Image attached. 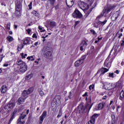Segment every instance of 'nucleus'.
Listing matches in <instances>:
<instances>
[{"mask_svg": "<svg viewBox=\"0 0 124 124\" xmlns=\"http://www.w3.org/2000/svg\"><path fill=\"white\" fill-rule=\"evenodd\" d=\"M14 39H13V37H12L11 36H8L7 37V40H8V41H9V42H12V41H13V40Z\"/></svg>", "mask_w": 124, "mask_h": 124, "instance_id": "obj_30", "label": "nucleus"}, {"mask_svg": "<svg viewBox=\"0 0 124 124\" xmlns=\"http://www.w3.org/2000/svg\"><path fill=\"white\" fill-rule=\"evenodd\" d=\"M16 63L17 65H18V66H22L24 64H25L26 63L24 62V61L21 60L20 59H17Z\"/></svg>", "mask_w": 124, "mask_h": 124, "instance_id": "obj_23", "label": "nucleus"}, {"mask_svg": "<svg viewBox=\"0 0 124 124\" xmlns=\"http://www.w3.org/2000/svg\"><path fill=\"white\" fill-rule=\"evenodd\" d=\"M111 104H113V101H110V102L109 103V105H111Z\"/></svg>", "mask_w": 124, "mask_h": 124, "instance_id": "obj_64", "label": "nucleus"}, {"mask_svg": "<svg viewBox=\"0 0 124 124\" xmlns=\"http://www.w3.org/2000/svg\"><path fill=\"white\" fill-rule=\"evenodd\" d=\"M109 56L110 55H109L108 58H107V59L106 60L104 63V66L105 67H107V68L108 69L106 68H103V67L101 68L100 70L98 71L97 73L98 74V73H100L101 72L100 75H103L104 74L106 73V72H108V71H109L108 68H110V67H111V64L112 63V59H110L109 60Z\"/></svg>", "mask_w": 124, "mask_h": 124, "instance_id": "obj_1", "label": "nucleus"}, {"mask_svg": "<svg viewBox=\"0 0 124 124\" xmlns=\"http://www.w3.org/2000/svg\"><path fill=\"white\" fill-rule=\"evenodd\" d=\"M66 3L68 7H72L74 4V0H66Z\"/></svg>", "mask_w": 124, "mask_h": 124, "instance_id": "obj_17", "label": "nucleus"}, {"mask_svg": "<svg viewBox=\"0 0 124 124\" xmlns=\"http://www.w3.org/2000/svg\"><path fill=\"white\" fill-rule=\"evenodd\" d=\"M34 45H35V46H37V45H38V42H36L34 43Z\"/></svg>", "mask_w": 124, "mask_h": 124, "instance_id": "obj_59", "label": "nucleus"}, {"mask_svg": "<svg viewBox=\"0 0 124 124\" xmlns=\"http://www.w3.org/2000/svg\"><path fill=\"white\" fill-rule=\"evenodd\" d=\"M27 69L28 68L27 67V65L26 64V63L24 64L22 66H20L19 68L20 72H26Z\"/></svg>", "mask_w": 124, "mask_h": 124, "instance_id": "obj_19", "label": "nucleus"}, {"mask_svg": "<svg viewBox=\"0 0 124 124\" xmlns=\"http://www.w3.org/2000/svg\"><path fill=\"white\" fill-rule=\"evenodd\" d=\"M25 99H26V97H24L23 96L19 98V99H18V103H17L18 105H21V104H23L25 102Z\"/></svg>", "mask_w": 124, "mask_h": 124, "instance_id": "obj_21", "label": "nucleus"}, {"mask_svg": "<svg viewBox=\"0 0 124 124\" xmlns=\"http://www.w3.org/2000/svg\"><path fill=\"white\" fill-rule=\"evenodd\" d=\"M103 107H104V103H100L98 105L95 106V109L96 110H102L103 109Z\"/></svg>", "mask_w": 124, "mask_h": 124, "instance_id": "obj_15", "label": "nucleus"}, {"mask_svg": "<svg viewBox=\"0 0 124 124\" xmlns=\"http://www.w3.org/2000/svg\"><path fill=\"white\" fill-rule=\"evenodd\" d=\"M59 4L56 5L55 6V8L56 10H57V9H59Z\"/></svg>", "mask_w": 124, "mask_h": 124, "instance_id": "obj_54", "label": "nucleus"}, {"mask_svg": "<svg viewBox=\"0 0 124 124\" xmlns=\"http://www.w3.org/2000/svg\"><path fill=\"white\" fill-rule=\"evenodd\" d=\"M22 59H26L27 56H28L27 54H24V53H22L20 54Z\"/></svg>", "mask_w": 124, "mask_h": 124, "instance_id": "obj_33", "label": "nucleus"}, {"mask_svg": "<svg viewBox=\"0 0 124 124\" xmlns=\"http://www.w3.org/2000/svg\"><path fill=\"white\" fill-rule=\"evenodd\" d=\"M32 2H31L30 4L28 5V7H29V9H30V10L32 9Z\"/></svg>", "mask_w": 124, "mask_h": 124, "instance_id": "obj_41", "label": "nucleus"}, {"mask_svg": "<svg viewBox=\"0 0 124 124\" xmlns=\"http://www.w3.org/2000/svg\"><path fill=\"white\" fill-rule=\"evenodd\" d=\"M8 65H9V64H7V63H4L3 65V66H4V67H7L8 66Z\"/></svg>", "mask_w": 124, "mask_h": 124, "instance_id": "obj_53", "label": "nucleus"}, {"mask_svg": "<svg viewBox=\"0 0 124 124\" xmlns=\"http://www.w3.org/2000/svg\"><path fill=\"white\" fill-rule=\"evenodd\" d=\"M88 42H89V41H88L87 39L82 41L80 47V51H84L86 48H87V46H88Z\"/></svg>", "mask_w": 124, "mask_h": 124, "instance_id": "obj_8", "label": "nucleus"}, {"mask_svg": "<svg viewBox=\"0 0 124 124\" xmlns=\"http://www.w3.org/2000/svg\"><path fill=\"white\" fill-rule=\"evenodd\" d=\"M111 122H116V116H115V114H112L111 115Z\"/></svg>", "mask_w": 124, "mask_h": 124, "instance_id": "obj_32", "label": "nucleus"}, {"mask_svg": "<svg viewBox=\"0 0 124 124\" xmlns=\"http://www.w3.org/2000/svg\"><path fill=\"white\" fill-rule=\"evenodd\" d=\"M33 92V88H30L28 90H25L22 93V95L25 97V96H27L28 94H30V93H31Z\"/></svg>", "mask_w": 124, "mask_h": 124, "instance_id": "obj_13", "label": "nucleus"}, {"mask_svg": "<svg viewBox=\"0 0 124 124\" xmlns=\"http://www.w3.org/2000/svg\"><path fill=\"white\" fill-rule=\"evenodd\" d=\"M3 58H4V56H3V57L0 56V62H1L2 61V59H3Z\"/></svg>", "mask_w": 124, "mask_h": 124, "instance_id": "obj_57", "label": "nucleus"}, {"mask_svg": "<svg viewBox=\"0 0 124 124\" xmlns=\"http://www.w3.org/2000/svg\"><path fill=\"white\" fill-rule=\"evenodd\" d=\"M16 114H17V108H15L14 109L13 112L11 114V117L10 119L9 124H10V123H11V122L13 121V119L15 118V115H16Z\"/></svg>", "mask_w": 124, "mask_h": 124, "instance_id": "obj_16", "label": "nucleus"}, {"mask_svg": "<svg viewBox=\"0 0 124 124\" xmlns=\"http://www.w3.org/2000/svg\"><path fill=\"white\" fill-rule=\"evenodd\" d=\"M1 93H5L7 92V86L6 85H3L1 87L0 90Z\"/></svg>", "mask_w": 124, "mask_h": 124, "instance_id": "obj_20", "label": "nucleus"}, {"mask_svg": "<svg viewBox=\"0 0 124 124\" xmlns=\"http://www.w3.org/2000/svg\"><path fill=\"white\" fill-rule=\"evenodd\" d=\"M16 13H20L21 10H22V3L20 0H17L16 2Z\"/></svg>", "mask_w": 124, "mask_h": 124, "instance_id": "obj_6", "label": "nucleus"}, {"mask_svg": "<svg viewBox=\"0 0 124 124\" xmlns=\"http://www.w3.org/2000/svg\"><path fill=\"white\" fill-rule=\"evenodd\" d=\"M57 26V23L55 21H51L50 23V28H55Z\"/></svg>", "mask_w": 124, "mask_h": 124, "instance_id": "obj_27", "label": "nucleus"}, {"mask_svg": "<svg viewBox=\"0 0 124 124\" xmlns=\"http://www.w3.org/2000/svg\"><path fill=\"white\" fill-rule=\"evenodd\" d=\"M43 54L46 59H51L52 53L50 48L48 46H45L43 49Z\"/></svg>", "mask_w": 124, "mask_h": 124, "instance_id": "obj_3", "label": "nucleus"}, {"mask_svg": "<svg viewBox=\"0 0 124 124\" xmlns=\"http://www.w3.org/2000/svg\"><path fill=\"white\" fill-rule=\"evenodd\" d=\"M93 89H94V84H92L90 85L89 86V90H93Z\"/></svg>", "mask_w": 124, "mask_h": 124, "instance_id": "obj_42", "label": "nucleus"}, {"mask_svg": "<svg viewBox=\"0 0 124 124\" xmlns=\"http://www.w3.org/2000/svg\"><path fill=\"white\" fill-rule=\"evenodd\" d=\"M78 111L80 114H82L85 112V108H84V106L82 104H80L78 106Z\"/></svg>", "mask_w": 124, "mask_h": 124, "instance_id": "obj_22", "label": "nucleus"}, {"mask_svg": "<svg viewBox=\"0 0 124 124\" xmlns=\"http://www.w3.org/2000/svg\"><path fill=\"white\" fill-rule=\"evenodd\" d=\"M90 31L93 35H95V34H96L95 31H94L93 30H91Z\"/></svg>", "mask_w": 124, "mask_h": 124, "instance_id": "obj_45", "label": "nucleus"}, {"mask_svg": "<svg viewBox=\"0 0 124 124\" xmlns=\"http://www.w3.org/2000/svg\"><path fill=\"white\" fill-rule=\"evenodd\" d=\"M107 22V20L105 19L104 21H100L99 20H98L97 21V24L98 25H101L102 26H104V25H105L106 24V23Z\"/></svg>", "mask_w": 124, "mask_h": 124, "instance_id": "obj_26", "label": "nucleus"}, {"mask_svg": "<svg viewBox=\"0 0 124 124\" xmlns=\"http://www.w3.org/2000/svg\"><path fill=\"white\" fill-rule=\"evenodd\" d=\"M46 116H47V111L44 110L42 113L41 116H40L39 117V124H42V123H43V121H44V119L46 118Z\"/></svg>", "mask_w": 124, "mask_h": 124, "instance_id": "obj_10", "label": "nucleus"}, {"mask_svg": "<svg viewBox=\"0 0 124 124\" xmlns=\"http://www.w3.org/2000/svg\"><path fill=\"white\" fill-rule=\"evenodd\" d=\"M117 19V17L115 16H114V15H113L111 17V20L113 21H116Z\"/></svg>", "mask_w": 124, "mask_h": 124, "instance_id": "obj_36", "label": "nucleus"}, {"mask_svg": "<svg viewBox=\"0 0 124 124\" xmlns=\"http://www.w3.org/2000/svg\"><path fill=\"white\" fill-rule=\"evenodd\" d=\"M113 15L118 19V17L120 16V15H121V12L120 11H117L114 14H113Z\"/></svg>", "mask_w": 124, "mask_h": 124, "instance_id": "obj_28", "label": "nucleus"}, {"mask_svg": "<svg viewBox=\"0 0 124 124\" xmlns=\"http://www.w3.org/2000/svg\"><path fill=\"white\" fill-rule=\"evenodd\" d=\"M30 112V109H25L24 111L20 115L16 124H25V120L24 119L26 118L27 115Z\"/></svg>", "mask_w": 124, "mask_h": 124, "instance_id": "obj_2", "label": "nucleus"}, {"mask_svg": "<svg viewBox=\"0 0 124 124\" xmlns=\"http://www.w3.org/2000/svg\"><path fill=\"white\" fill-rule=\"evenodd\" d=\"M71 96H72V93H71V92H70L68 96L69 98H71Z\"/></svg>", "mask_w": 124, "mask_h": 124, "instance_id": "obj_50", "label": "nucleus"}, {"mask_svg": "<svg viewBox=\"0 0 124 124\" xmlns=\"http://www.w3.org/2000/svg\"><path fill=\"white\" fill-rule=\"evenodd\" d=\"M120 108H121V107H120V106H118L116 108L117 112L119 111V109H120Z\"/></svg>", "mask_w": 124, "mask_h": 124, "instance_id": "obj_56", "label": "nucleus"}, {"mask_svg": "<svg viewBox=\"0 0 124 124\" xmlns=\"http://www.w3.org/2000/svg\"><path fill=\"white\" fill-rule=\"evenodd\" d=\"M118 35H119L118 38H121V37L123 36V33H119Z\"/></svg>", "mask_w": 124, "mask_h": 124, "instance_id": "obj_52", "label": "nucleus"}, {"mask_svg": "<svg viewBox=\"0 0 124 124\" xmlns=\"http://www.w3.org/2000/svg\"><path fill=\"white\" fill-rule=\"evenodd\" d=\"M38 29L41 32H44V31H45V30L42 29V27H41V26H38Z\"/></svg>", "mask_w": 124, "mask_h": 124, "instance_id": "obj_40", "label": "nucleus"}, {"mask_svg": "<svg viewBox=\"0 0 124 124\" xmlns=\"http://www.w3.org/2000/svg\"><path fill=\"white\" fill-rule=\"evenodd\" d=\"M120 72V71L118 70H116L115 71V73H116V74H119Z\"/></svg>", "mask_w": 124, "mask_h": 124, "instance_id": "obj_55", "label": "nucleus"}, {"mask_svg": "<svg viewBox=\"0 0 124 124\" xmlns=\"http://www.w3.org/2000/svg\"><path fill=\"white\" fill-rule=\"evenodd\" d=\"M102 39V38L98 37L97 40L99 41L100 40H101Z\"/></svg>", "mask_w": 124, "mask_h": 124, "instance_id": "obj_63", "label": "nucleus"}, {"mask_svg": "<svg viewBox=\"0 0 124 124\" xmlns=\"http://www.w3.org/2000/svg\"><path fill=\"white\" fill-rule=\"evenodd\" d=\"M32 14H33V15H34L35 16H39V15L37 12H36V11H33V12H32Z\"/></svg>", "mask_w": 124, "mask_h": 124, "instance_id": "obj_39", "label": "nucleus"}, {"mask_svg": "<svg viewBox=\"0 0 124 124\" xmlns=\"http://www.w3.org/2000/svg\"><path fill=\"white\" fill-rule=\"evenodd\" d=\"M73 16L74 18H78L79 19L81 18L83 16V15H82L81 12H80V11L77 9L73 13Z\"/></svg>", "mask_w": 124, "mask_h": 124, "instance_id": "obj_11", "label": "nucleus"}, {"mask_svg": "<svg viewBox=\"0 0 124 124\" xmlns=\"http://www.w3.org/2000/svg\"><path fill=\"white\" fill-rule=\"evenodd\" d=\"M85 59H86V56L85 55L82 56L79 60H78L75 62V66H79V65H80V64H82V63L84 62V61L85 60Z\"/></svg>", "mask_w": 124, "mask_h": 124, "instance_id": "obj_12", "label": "nucleus"}, {"mask_svg": "<svg viewBox=\"0 0 124 124\" xmlns=\"http://www.w3.org/2000/svg\"><path fill=\"white\" fill-rule=\"evenodd\" d=\"M6 29H8V31L10 30V23H8L7 24Z\"/></svg>", "mask_w": 124, "mask_h": 124, "instance_id": "obj_46", "label": "nucleus"}, {"mask_svg": "<svg viewBox=\"0 0 124 124\" xmlns=\"http://www.w3.org/2000/svg\"><path fill=\"white\" fill-rule=\"evenodd\" d=\"M95 122V119L93 118V117H91V119L90 121L89 122V124H94V122Z\"/></svg>", "mask_w": 124, "mask_h": 124, "instance_id": "obj_29", "label": "nucleus"}, {"mask_svg": "<svg viewBox=\"0 0 124 124\" xmlns=\"http://www.w3.org/2000/svg\"><path fill=\"white\" fill-rule=\"evenodd\" d=\"M124 27L120 29L121 32H123V31H124Z\"/></svg>", "mask_w": 124, "mask_h": 124, "instance_id": "obj_58", "label": "nucleus"}, {"mask_svg": "<svg viewBox=\"0 0 124 124\" xmlns=\"http://www.w3.org/2000/svg\"><path fill=\"white\" fill-rule=\"evenodd\" d=\"M23 47H24V46H23V45H19L17 47L18 50L19 51H21L22 49H23Z\"/></svg>", "mask_w": 124, "mask_h": 124, "instance_id": "obj_35", "label": "nucleus"}, {"mask_svg": "<svg viewBox=\"0 0 124 124\" xmlns=\"http://www.w3.org/2000/svg\"><path fill=\"white\" fill-rule=\"evenodd\" d=\"M97 117H98V114L95 113L92 116V118L93 119H95V118H97Z\"/></svg>", "mask_w": 124, "mask_h": 124, "instance_id": "obj_43", "label": "nucleus"}, {"mask_svg": "<svg viewBox=\"0 0 124 124\" xmlns=\"http://www.w3.org/2000/svg\"><path fill=\"white\" fill-rule=\"evenodd\" d=\"M30 42L31 39H30V38H25L23 41V44H24V45H27V44H30Z\"/></svg>", "mask_w": 124, "mask_h": 124, "instance_id": "obj_25", "label": "nucleus"}, {"mask_svg": "<svg viewBox=\"0 0 124 124\" xmlns=\"http://www.w3.org/2000/svg\"><path fill=\"white\" fill-rule=\"evenodd\" d=\"M99 40H96V41H95L94 43H95V44H96L97 43H98V42H99Z\"/></svg>", "mask_w": 124, "mask_h": 124, "instance_id": "obj_62", "label": "nucleus"}, {"mask_svg": "<svg viewBox=\"0 0 124 124\" xmlns=\"http://www.w3.org/2000/svg\"><path fill=\"white\" fill-rule=\"evenodd\" d=\"M123 81L119 80L116 83L113 85V87L114 89H116V90H122V88H123Z\"/></svg>", "mask_w": 124, "mask_h": 124, "instance_id": "obj_7", "label": "nucleus"}, {"mask_svg": "<svg viewBox=\"0 0 124 124\" xmlns=\"http://www.w3.org/2000/svg\"><path fill=\"white\" fill-rule=\"evenodd\" d=\"M32 37L33 38H35V39H36V38H37V36H36V33H34L32 35Z\"/></svg>", "mask_w": 124, "mask_h": 124, "instance_id": "obj_48", "label": "nucleus"}, {"mask_svg": "<svg viewBox=\"0 0 124 124\" xmlns=\"http://www.w3.org/2000/svg\"><path fill=\"white\" fill-rule=\"evenodd\" d=\"M107 97V95L104 96L103 97V99H106Z\"/></svg>", "mask_w": 124, "mask_h": 124, "instance_id": "obj_61", "label": "nucleus"}, {"mask_svg": "<svg viewBox=\"0 0 124 124\" xmlns=\"http://www.w3.org/2000/svg\"><path fill=\"white\" fill-rule=\"evenodd\" d=\"M119 99L123 101V102H124V90H122L120 93V96Z\"/></svg>", "mask_w": 124, "mask_h": 124, "instance_id": "obj_24", "label": "nucleus"}, {"mask_svg": "<svg viewBox=\"0 0 124 124\" xmlns=\"http://www.w3.org/2000/svg\"><path fill=\"white\" fill-rule=\"evenodd\" d=\"M78 6L80 9H82V10L84 11V13H86L87 16L89 15V14L87 13V10H88L90 7L88 4L84 2H80L78 3Z\"/></svg>", "mask_w": 124, "mask_h": 124, "instance_id": "obj_5", "label": "nucleus"}, {"mask_svg": "<svg viewBox=\"0 0 124 124\" xmlns=\"http://www.w3.org/2000/svg\"><path fill=\"white\" fill-rule=\"evenodd\" d=\"M14 107H15V103L10 102L5 106V109L9 112L11 111Z\"/></svg>", "mask_w": 124, "mask_h": 124, "instance_id": "obj_9", "label": "nucleus"}, {"mask_svg": "<svg viewBox=\"0 0 124 124\" xmlns=\"http://www.w3.org/2000/svg\"><path fill=\"white\" fill-rule=\"evenodd\" d=\"M108 77H110V78H114L115 76H114V74L113 73H109L108 74Z\"/></svg>", "mask_w": 124, "mask_h": 124, "instance_id": "obj_38", "label": "nucleus"}, {"mask_svg": "<svg viewBox=\"0 0 124 124\" xmlns=\"http://www.w3.org/2000/svg\"><path fill=\"white\" fill-rule=\"evenodd\" d=\"M114 7L113 6H109L107 7H105L103 10L102 13L98 16V18H100V17H102V16H106V15L108 14V13H109L111 10L114 9Z\"/></svg>", "mask_w": 124, "mask_h": 124, "instance_id": "obj_4", "label": "nucleus"}, {"mask_svg": "<svg viewBox=\"0 0 124 124\" xmlns=\"http://www.w3.org/2000/svg\"><path fill=\"white\" fill-rule=\"evenodd\" d=\"M33 76L32 74H30L28 76H27L26 78L27 80H30V79H31Z\"/></svg>", "mask_w": 124, "mask_h": 124, "instance_id": "obj_37", "label": "nucleus"}, {"mask_svg": "<svg viewBox=\"0 0 124 124\" xmlns=\"http://www.w3.org/2000/svg\"><path fill=\"white\" fill-rule=\"evenodd\" d=\"M82 96L83 97H85L86 96H88V93L86 92L84 94L82 95Z\"/></svg>", "mask_w": 124, "mask_h": 124, "instance_id": "obj_51", "label": "nucleus"}, {"mask_svg": "<svg viewBox=\"0 0 124 124\" xmlns=\"http://www.w3.org/2000/svg\"><path fill=\"white\" fill-rule=\"evenodd\" d=\"M85 100L87 101V108H89V110L92 108L93 105V104H91L92 102V97L89 96L88 99V97H87L85 99Z\"/></svg>", "mask_w": 124, "mask_h": 124, "instance_id": "obj_14", "label": "nucleus"}, {"mask_svg": "<svg viewBox=\"0 0 124 124\" xmlns=\"http://www.w3.org/2000/svg\"><path fill=\"white\" fill-rule=\"evenodd\" d=\"M38 92H39L41 96H43V95H44V92H43V91H42V90L41 89H39Z\"/></svg>", "mask_w": 124, "mask_h": 124, "instance_id": "obj_34", "label": "nucleus"}, {"mask_svg": "<svg viewBox=\"0 0 124 124\" xmlns=\"http://www.w3.org/2000/svg\"><path fill=\"white\" fill-rule=\"evenodd\" d=\"M115 108H116V107H115V106H112V109L113 110H115Z\"/></svg>", "mask_w": 124, "mask_h": 124, "instance_id": "obj_60", "label": "nucleus"}, {"mask_svg": "<svg viewBox=\"0 0 124 124\" xmlns=\"http://www.w3.org/2000/svg\"><path fill=\"white\" fill-rule=\"evenodd\" d=\"M62 115V113L61 110H60L59 114L57 115V118H61Z\"/></svg>", "mask_w": 124, "mask_h": 124, "instance_id": "obj_44", "label": "nucleus"}, {"mask_svg": "<svg viewBox=\"0 0 124 124\" xmlns=\"http://www.w3.org/2000/svg\"><path fill=\"white\" fill-rule=\"evenodd\" d=\"M28 61H31V62H33L34 61V58L33 56H29L27 58Z\"/></svg>", "mask_w": 124, "mask_h": 124, "instance_id": "obj_31", "label": "nucleus"}, {"mask_svg": "<svg viewBox=\"0 0 124 124\" xmlns=\"http://www.w3.org/2000/svg\"><path fill=\"white\" fill-rule=\"evenodd\" d=\"M112 87V83L106 82L104 85V88L105 90H110Z\"/></svg>", "mask_w": 124, "mask_h": 124, "instance_id": "obj_18", "label": "nucleus"}, {"mask_svg": "<svg viewBox=\"0 0 124 124\" xmlns=\"http://www.w3.org/2000/svg\"><path fill=\"white\" fill-rule=\"evenodd\" d=\"M121 47H124V38H123V39L122 41V43L121 44Z\"/></svg>", "mask_w": 124, "mask_h": 124, "instance_id": "obj_47", "label": "nucleus"}, {"mask_svg": "<svg viewBox=\"0 0 124 124\" xmlns=\"http://www.w3.org/2000/svg\"><path fill=\"white\" fill-rule=\"evenodd\" d=\"M28 34H30L31 33V30L28 29V30H26Z\"/></svg>", "mask_w": 124, "mask_h": 124, "instance_id": "obj_49", "label": "nucleus"}]
</instances>
